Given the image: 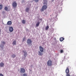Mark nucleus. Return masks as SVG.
<instances>
[{"label":"nucleus","instance_id":"19","mask_svg":"<svg viewBox=\"0 0 76 76\" xmlns=\"http://www.w3.org/2000/svg\"><path fill=\"white\" fill-rule=\"evenodd\" d=\"M26 21L25 20H23V21H22V23L25 24L26 23Z\"/></svg>","mask_w":76,"mask_h":76},{"label":"nucleus","instance_id":"3","mask_svg":"<svg viewBox=\"0 0 76 76\" xmlns=\"http://www.w3.org/2000/svg\"><path fill=\"white\" fill-rule=\"evenodd\" d=\"M20 72L21 73H24L25 72V69L23 68H20Z\"/></svg>","mask_w":76,"mask_h":76},{"label":"nucleus","instance_id":"26","mask_svg":"<svg viewBox=\"0 0 76 76\" xmlns=\"http://www.w3.org/2000/svg\"><path fill=\"white\" fill-rule=\"evenodd\" d=\"M34 1L35 2H38L39 0H34Z\"/></svg>","mask_w":76,"mask_h":76},{"label":"nucleus","instance_id":"24","mask_svg":"<svg viewBox=\"0 0 76 76\" xmlns=\"http://www.w3.org/2000/svg\"><path fill=\"white\" fill-rule=\"evenodd\" d=\"M64 52V50H60V53H63Z\"/></svg>","mask_w":76,"mask_h":76},{"label":"nucleus","instance_id":"1","mask_svg":"<svg viewBox=\"0 0 76 76\" xmlns=\"http://www.w3.org/2000/svg\"><path fill=\"white\" fill-rule=\"evenodd\" d=\"M47 65L48 66H52V62L51 60H49L47 62Z\"/></svg>","mask_w":76,"mask_h":76},{"label":"nucleus","instance_id":"8","mask_svg":"<svg viewBox=\"0 0 76 76\" xmlns=\"http://www.w3.org/2000/svg\"><path fill=\"white\" fill-rule=\"evenodd\" d=\"M39 50L40 51H41V52H43L44 49H43V48L42 46H40L39 47Z\"/></svg>","mask_w":76,"mask_h":76},{"label":"nucleus","instance_id":"2","mask_svg":"<svg viewBox=\"0 0 76 76\" xmlns=\"http://www.w3.org/2000/svg\"><path fill=\"white\" fill-rule=\"evenodd\" d=\"M48 7L47 5H44L42 7V9H41L40 11L43 12L44 10H46Z\"/></svg>","mask_w":76,"mask_h":76},{"label":"nucleus","instance_id":"22","mask_svg":"<svg viewBox=\"0 0 76 76\" xmlns=\"http://www.w3.org/2000/svg\"><path fill=\"white\" fill-rule=\"evenodd\" d=\"M2 5H0V10H1L2 8Z\"/></svg>","mask_w":76,"mask_h":76},{"label":"nucleus","instance_id":"6","mask_svg":"<svg viewBox=\"0 0 76 76\" xmlns=\"http://www.w3.org/2000/svg\"><path fill=\"white\" fill-rule=\"evenodd\" d=\"M13 28L12 27H9V31L10 32H12L13 31Z\"/></svg>","mask_w":76,"mask_h":76},{"label":"nucleus","instance_id":"29","mask_svg":"<svg viewBox=\"0 0 76 76\" xmlns=\"http://www.w3.org/2000/svg\"><path fill=\"white\" fill-rule=\"evenodd\" d=\"M2 42L3 44H5V43L4 42Z\"/></svg>","mask_w":76,"mask_h":76},{"label":"nucleus","instance_id":"27","mask_svg":"<svg viewBox=\"0 0 76 76\" xmlns=\"http://www.w3.org/2000/svg\"><path fill=\"white\" fill-rule=\"evenodd\" d=\"M25 39H26V38L25 37L23 38V41H24Z\"/></svg>","mask_w":76,"mask_h":76},{"label":"nucleus","instance_id":"23","mask_svg":"<svg viewBox=\"0 0 76 76\" xmlns=\"http://www.w3.org/2000/svg\"><path fill=\"white\" fill-rule=\"evenodd\" d=\"M27 75L26 74L24 73V74H23V75H22V76H27Z\"/></svg>","mask_w":76,"mask_h":76},{"label":"nucleus","instance_id":"30","mask_svg":"<svg viewBox=\"0 0 76 76\" xmlns=\"http://www.w3.org/2000/svg\"><path fill=\"white\" fill-rule=\"evenodd\" d=\"M0 76H4L3 75L1 74H0Z\"/></svg>","mask_w":76,"mask_h":76},{"label":"nucleus","instance_id":"11","mask_svg":"<svg viewBox=\"0 0 76 76\" xmlns=\"http://www.w3.org/2000/svg\"><path fill=\"white\" fill-rule=\"evenodd\" d=\"M4 66V64L2 62L0 64V66L1 67H3Z\"/></svg>","mask_w":76,"mask_h":76},{"label":"nucleus","instance_id":"14","mask_svg":"<svg viewBox=\"0 0 76 76\" xmlns=\"http://www.w3.org/2000/svg\"><path fill=\"white\" fill-rule=\"evenodd\" d=\"M38 54L39 55V56H42L43 54L42 52H41L40 51H39Z\"/></svg>","mask_w":76,"mask_h":76},{"label":"nucleus","instance_id":"15","mask_svg":"<svg viewBox=\"0 0 76 76\" xmlns=\"http://www.w3.org/2000/svg\"><path fill=\"white\" fill-rule=\"evenodd\" d=\"M64 38L63 37H61L60 38V40L61 41H64Z\"/></svg>","mask_w":76,"mask_h":76},{"label":"nucleus","instance_id":"13","mask_svg":"<svg viewBox=\"0 0 76 76\" xmlns=\"http://www.w3.org/2000/svg\"><path fill=\"white\" fill-rule=\"evenodd\" d=\"M43 4H48L47 1V0H44L43 1Z\"/></svg>","mask_w":76,"mask_h":76},{"label":"nucleus","instance_id":"5","mask_svg":"<svg viewBox=\"0 0 76 76\" xmlns=\"http://www.w3.org/2000/svg\"><path fill=\"white\" fill-rule=\"evenodd\" d=\"M17 3L16 2L14 1L12 3V7H17Z\"/></svg>","mask_w":76,"mask_h":76},{"label":"nucleus","instance_id":"20","mask_svg":"<svg viewBox=\"0 0 76 76\" xmlns=\"http://www.w3.org/2000/svg\"><path fill=\"white\" fill-rule=\"evenodd\" d=\"M49 26H47L45 28V30H48V29L49 28Z\"/></svg>","mask_w":76,"mask_h":76},{"label":"nucleus","instance_id":"31","mask_svg":"<svg viewBox=\"0 0 76 76\" xmlns=\"http://www.w3.org/2000/svg\"><path fill=\"white\" fill-rule=\"evenodd\" d=\"M1 28H0V33H1Z\"/></svg>","mask_w":76,"mask_h":76},{"label":"nucleus","instance_id":"32","mask_svg":"<svg viewBox=\"0 0 76 76\" xmlns=\"http://www.w3.org/2000/svg\"><path fill=\"white\" fill-rule=\"evenodd\" d=\"M54 39L55 40H56V38H54Z\"/></svg>","mask_w":76,"mask_h":76},{"label":"nucleus","instance_id":"9","mask_svg":"<svg viewBox=\"0 0 76 76\" xmlns=\"http://www.w3.org/2000/svg\"><path fill=\"white\" fill-rule=\"evenodd\" d=\"M23 53H24V56L26 58V56H27V52L26 51L24 50L23 51Z\"/></svg>","mask_w":76,"mask_h":76},{"label":"nucleus","instance_id":"18","mask_svg":"<svg viewBox=\"0 0 76 76\" xmlns=\"http://www.w3.org/2000/svg\"><path fill=\"white\" fill-rule=\"evenodd\" d=\"M16 41L14 40V41H13V42L12 43V44L13 45H16Z\"/></svg>","mask_w":76,"mask_h":76},{"label":"nucleus","instance_id":"7","mask_svg":"<svg viewBox=\"0 0 76 76\" xmlns=\"http://www.w3.org/2000/svg\"><path fill=\"white\" fill-rule=\"evenodd\" d=\"M69 67H66V69L65 72L66 74H68L69 73Z\"/></svg>","mask_w":76,"mask_h":76},{"label":"nucleus","instance_id":"28","mask_svg":"<svg viewBox=\"0 0 76 76\" xmlns=\"http://www.w3.org/2000/svg\"><path fill=\"white\" fill-rule=\"evenodd\" d=\"M2 47H4V45H0V47H1V48H3Z\"/></svg>","mask_w":76,"mask_h":76},{"label":"nucleus","instance_id":"12","mask_svg":"<svg viewBox=\"0 0 76 76\" xmlns=\"http://www.w3.org/2000/svg\"><path fill=\"white\" fill-rule=\"evenodd\" d=\"M30 10V7H27L26 9V11L28 12Z\"/></svg>","mask_w":76,"mask_h":76},{"label":"nucleus","instance_id":"25","mask_svg":"<svg viewBox=\"0 0 76 76\" xmlns=\"http://www.w3.org/2000/svg\"><path fill=\"white\" fill-rule=\"evenodd\" d=\"M66 76H70V75L69 74L67 73L66 75Z\"/></svg>","mask_w":76,"mask_h":76},{"label":"nucleus","instance_id":"10","mask_svg":"<svg viewBox=\"0 0 76 76\" xmlns=\"http://www.w3.org/2000/svg\"><path fill=\"white\" fill-rule=\"evenodd\" d=\"M7 25H11L12 24V22L11 21H8V22H7Z\"/></svg>","mask_w":76,"mask_h":76},{"label":"nucleus","instance_id":"16","mask_svg":"<svg viewBox=\"0 0 76 76\" xmlns=\"http://www.w3.org/2000/svg\"><path fill=\"white\" fill-rule=\"evenodd\" d=\"M40 24V22H37L36 24V26L38 27L39 26Z\"/></svg>","mask_w":76,"mask_h":76},{"label":"nucleus","instance_id":"21","mask_svg":"<svg viewBox=\"0 0 76 76\" xmlns=\"http://www.w3.org/2000/svg\"><path fill=\"white\" fill-rule=\"evenodd\" d=\"M16 56L15 55V54H12V58H15L16 57Z\"/></svg>","mask_w":76,"mask_h":76},{"label":"nucleus","instance_id":"4","mask_svg":"<svg viewBox=\"0 0 76 76\" xmlns=\"http://www.w3.org/2000/svg\"><path fill=\"white\" fill-rule=\"evenodd\" d=\"M32 41L31 39H28L27 41V43L28 44H32Z\"/></svg>","mask_w":76,"mask_h":76},{"label":"nucleus","instance_id":"17","mask_svg":"<svg viewBox=\"0 0 76 76\" xmlns=\"http://www.w3.org/2000/svg\"><path fill=\"white\" fill-rule=\"evenodd\" d=\"M4 9H5V10L6 11H9L8 8L7 7H5Z\"/></svg>","mask_w":76,"mask_h":76}]
</instances>
